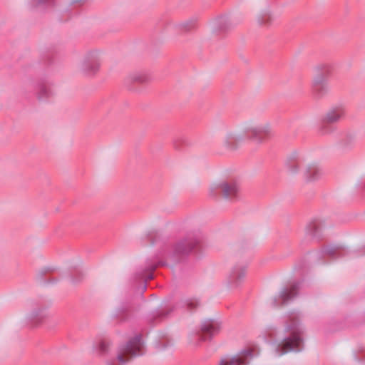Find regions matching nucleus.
I'll return each mask as SVG.
<instances>
[{"label": "nucleus", "mask_w": 365, "mask_h": 365, "mask_svg": "<svg viewBox=\"0 0 365 365\" xmlns=\"http://www.w3.org/2000/svg\"><path fill=\"white\" fill-rule=\"evenodd\" d=\"M321 222L319 220H312L308 225L309 231L315 234L320 229Z\"/></svg>", "instance_id": "obj_16"}, {"label": "nucleus", "mask_w": 365, "mask_h": 365, "mask_svg": "<svg viewBox=\"0 0 365 365\" xmlns=\"http://www.w3.org/2000/svg\"><path fill=\"white\" fill-rule=\"evenodd\" d=\"M251 351H247L241 356H235L229 360H222L219 365H246L248 356H251Z\"/></svg>", "instance_id": "obj_10"}, {"label": "nucleus", "mask_w": 365, "mask_h": 365, "mask_svg": "<svg viewBox=\"0 0 365 365\" xmlns=\"http://www.w3.org/2000/svg\"><path fill=\"white\" fill-rule=\"evenodd\" d=\"M110 343L107 339H101L96 344V349L100 354H106L110 349Z\"/></svg>", "instance_id": "obj_14"}, {"label": "nucleus", "mask_w": 365, "mask_h": 365, "mask_svg": "<svg viewBox=\"0 0 365 365\" xmlns=\"http://www.w3.org/2000/svg\"><path fill=\"white\" fill-rule=\"evenodd\" d=\"M155 268H156V266H153L152 267H150V271L152 272V271L155 270Z\"/></svg>", "instance_id": "obj_21"}, {"label": "nucleus", "mask_w": 365, "mask_h": 365, "mask_svg": "<svg viewBox=\"0 0 365 365\" xmlns=\"http://www.w3.org/2000/svg\"><path fill=\"white\" fill-rule=\"evenodd\" d=\"M217 188L221 189L222 197L227 200L235 198L239 192V186L235 181L213 184L211 187L212 191Z\"/></svg>", "instance_id": "obj_7"}, {"label": "nucleus", "mask_w": 365, "mask_h": 365, "mask_svg": "<svg viewBox=\"0 0 365 365\" xmlns=\"http://www.w3.org/2000/svg\"><path fill=\"white\" fill-rule=\"evenodd\" d=\"M145 277L146 278V279H153V275L150 274H148V276H145Z\"/></svg>", "instance_id": "obj_20"}, {"label": "nucleus", "mask_w": 365, "mask_h": 365, "mask_svg": "<svg viewBox=\"0 0 365 365\" xmlns=\"http://www.w3.org/2000/svg\"><path fill=\"white\" fill-rule=\"evenodd\" d=\"M199 304V302L196 299H189L186 301V306L190 309L197 307Z\"/></svg>", "instance_id": "obj_19"}, {"label": "nucleus", "mask_w": 365, "mask_h": 365, "mask_svg": "<svg viewBox=\"0 0 365 365\" xmlns=\"http://www.w3.org/2000/svg\"><path fill=\"white\" fill-rule=\"evenodd\" d=\"M289 167H300L302 174L308 181L317 180L321 175V170L316 161H303L302 164L295 165V161H289Z\"/></svg>", "instance_id": "obj_5"}, {"label": "nucleus", "mask_w": 365, "mask_h": 365, "mask_svg": "<svg viewBox=\"0 0 365 365\" xmlns=\"http://www.w3.org/2000/svg\"><path fill=\"white\" fill-rule=\"evenodd\" d=\"M143 343L140 336H135L119 348L117 359L120 364H124L132 359L143 354Z\"/></svg>", "instance_id": "obj_4"}, {"label": "nucleus", "mask_w": 365, "mask_h": 365, "mask_svg": "<svg viewBox=\"0 0 365 365\" xmlns=\"http://www.w3.org/2000/svg\"><path fill=\"white\" fill-rule=\"evenodd\" d=\"M246 274V269L244 267H236L233 269L230 280L235 287H237L244 280Z\"/></svg>", "instance_id": "obj_11"}, {"label": "nucleus", "mask_w": 365, "mask_h": 365, "mask_svg": "<svg viewBox=\"0 0 365 365\" xmlns=\"http://www.w3.org/2000/svg\"><path fill=\"white\" fill-rule=\"evenodd\" d=\"M275 304H276V305H279V303H277V302L276 300H275Z\"/></svg>", "instance_id": "obj_24"}, {"label": "nucleus", "mask_w": 365, "mask_h": 365, "mask_svg": "<svg viewBox=\"0 0 365 365\" xmlns=\"http://www.w3.org/2000/svg\"><path fill=\"white\" fill-rule=\"evenodd\" d=\"M197 244V242L193 239H185L178 242L174 248L176 255H185L190 252Z\"/></svg>", "instance_id": "obj_8"}, {"label": "nucleus", "mask_w": 365, "mask_h": 365, "mask_svg": "<svg viewBox=\"0 0 365 365\" xmlns=\"http://www.w3.org/2000/svg\"><path fill=\"white\" fill-rule=\"evenodd\" d=\"M221 323L213 319L204 321L200 327V330L192 332L188 336L189 343L197 346L201 341L210 340L221 330Z\"/></svg>", "instance_id": "obj_3"}, {"label": "nucleus", "mask_w": 365, "mask_h": 365, "mask_svg": "<svg viewBox=\"0 0 365 365\" xmlns=\"http://www.w3.org/2000/svg\"><path fill=\"white\" fill-rule=\"evenodd\" d=\"M313 87L315 92L322 94L327 90L326 78L321 74L316 76L313 80Z\"/></svg>", "instance_id": "obj_12"}, {"label": "nucleus", "mask_w": 365, "mask_h": 365, "mask_svg": "<svg viewBox=\"0 0 365 365\" xmlns=\"http://www.w3.org/2000/svg\"><path fill=\"white\" fill-rule=\"evenodd\" d=\"M305 156L303 153L299 150H292L288 155L289 160H297L298 158H303Z\"/></svg>", "instance_id": "obj_17"}, {"label": "nucleus", "mask_w": 365, "mask_h": 365, "mask_svg": "<svg viewBox=\"0 0 365 365\" xmlns=\"http://www.w3.org/2000/svg\"><path fill=\"white\" fill-rule=\"evenodd\" d=\"M101 66V63L98 59L91 58L86 60L83 64V70L88 74L96 73Z\"/></svg>", "instance_id": "obj_13"}, {"label": "nucleus", "mask_w": 365, "mask_h": 365, "mask_svg": "<svg viewBox=\"0 0 365 365\" xmlns=\"http://www.w3.org/2000/svg\"><path fill=\"white\" fill-rule=\"evenodd\" d=\"M298 285L292 284L289 287L284 288L279 293V299L282 300L281 305H283L294 298L297 294Z\"/></svg>", "instance_id": "obj_9"}, {"label": "nucleus", "mask_w": 365, "mask_h": 365, "mask_svg": "<svg viewBox=\"0 0 365 365\" xmlns=\"http://www.w3.org/2000/svg\"><path fill=\"white\" fill-rule=\"evenodd\" d=\"M291 172H292V173H294L296 172V170H291Z\"/></svg>", "instance_id": "obj_22"}, {"label": "nucleus", "mask_w": 365, "mask_h": 365, "mask_svg": "<svg viewBox=\"0 0 365 365\" xmlns=\"http://www.w3.org/2000/svg\"><path fill=\"white\" fill-rule=\"evenodd\" d=\"M247 131L251 134V138L259 143L266 142L272 135L269 125L254 126L250 123L245 125L241 132L228 133L222 141V147L220 154L222 157H229L228 153L235 151L243 141L242 132Z\"/></svg>", "instance_id": "obj_1"}, {"label": "nucleus", "mask_w": 365, "mask_h": 365, "mask_svg": "<svg viewBox=\"0 0 365 365\" xmlns=\"http://www.w3.org/2000/svg\"><path fill=\"white\" fill-rule=\"evenodd\" d=\"M107 365H113L110 362H108Z\"/></svg>", "instance_id": "obj_23"}, {"label": "nucleus", "mask_w": 365, "mask_h": 365, "mask_svg": "<svg viewBox=\"0 0 365 365\" xmlns=\"http://www.w3.org/2000/svg\"><path fill=\"white\" fill-rule=\"evenodd\" d=\"M356 135L352 133L346 134L341 140V143L344 145H351L356 142Z\"/></svg>", "instance_id": "obj_15"}, {"label": "nucleus", "mask_w": 365, "mask_h": 365, "mask_svg": "<svg viewBox=\"0 0 365 365\" xmlns=\"http://www.w3.org/2000/svg\"><path fill=\"white\" fill-rule=\"evenodd\" d=\"M272 20V17L269 14H263L258 17V22L260 24H268Z\"/></svg>", "instance_id": "obj_18"}, {"label": "nucleus", "mask_w": 365, "mask_h": 365, "mask_svg": "<svg viewBox=\"0 0 365 365\" xmlns=\"http://www.w3.org/2000/svg\"><path fill=\"white\" fill-rule=\"evenodd\" d=\"M344 115V111L341 108H335L329 110L322 118L321 132L322 134L329 133V130L325 125L336 123Z\"/></svg>", "instance_id": "obj_6"}, {"label": "nucleus", "mask_w": 365, "mask_h": 365, "mask_svg": "<svg viewBox=\"0 0 365 365\" xmlns=\"http://www.w3.org/2000/svg\"><path fill=\"white\" fill-rule=\"evenodd\" d=\"M285 331L289 334L287 336L279 342H275L272 344L273 349L277 356H282L289 351H298L301 349L302 339L301 335L303 329L299 323V319L293 314H291L285 324Z\"/></svg>", "instance_id": "obj_2"}]
</instances>
